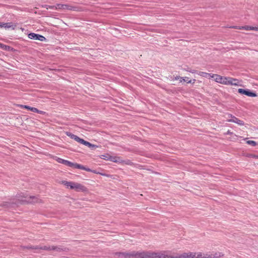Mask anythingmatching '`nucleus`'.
<instances>
[{"instance_id":"1","label":"nucleus","mask_w":258,"mask_h":258,"mask_svg":"<svg viewBox=\"0 0 258 258\" xmlns=\"http://www.w3.org/2000/svg\"><path fill=\"white\" fill-rule=\"evenodd\" d=\"M56 161L61 164H64L66 166H68L69 167H73V168L76 169H82L87 171H91V170L90 168H87L81 164L76 163H73L72 162H70L68 160H66L63 159H61L60 158H57L56 159Z\"/></svg>"},{"instance_id":"2","label":"nucleus","mask_w":258,"mask_h":258,"mask_svg":"<svg viewBox=\"0 0 258 258\" xmlns=\"http://www.w3.org/2000/svg\"><path fill=\"white\" fill-rule=\"evenodd\" d=\"M146 253V252H116L115 255L120 258H142L141 254Z\"/></svg>"},{"instance_id":"3","label":"nucleus","mask_w":258,"mask_h":258,"mask_svg":"<svg viewBox=\"0 0 258 258\" xmlns=\"http://www.w3.org/2000/svg\"><path fill=\"white\" fill-rule=\"evenodd\" d=\"M141 255H142V258H177L176 256H173L164 253L159 254L150 252H146V253H143Z\"/></svg>"},{"instance_id":"4","label":"nucleus","mask_w":258,"mask_h":258,"mask_svg":"<svg viewBox=\"0 0 258 258\" xmlns=\"http://www.w3.org/2000/svg\"><path fill=\"white\" fill-rule=\"evenodd\" d=\"M24 248H26L27 249H43V250H56V251H59L60 248L57 246H24Z\"/></svg>"},{"instance_id":"5","label":"nucleus","mask_w":258,"mask_h":258,"mask_svg":"<svg viewBox=\"0 0 258 258\" xmlns=\"http://www.w3.org/2000/svg\"><path fill=\"white\" fill-rule=\"evenodd\" d=\"M211 78H214L216 82L228 85V77H222L219 75L213 74Z\"/></svg>"},{"instance_id":"6","label":"nucleus","mask_w":258,"mask_h":258,"mask_svg":"<svg viewBox=\"0 0 258 258\" xmlns=\"http://www.w3.org/2000/svg\"><path fill=\"white\" fill-rule=\"evenodd\" d=\"M71 189H75L76 191H85L87 190V188L85 186L75 182H73Z\"/></svg>"},{"instance_id":"7","label":"nucleus","mask_w":258,"mask_h":258,"mask_svg":"<svg viewBox=\"0 0 258 258\" xmlns=\"http://www.w3.org/2000/svg\"><path fill=\"white\" fill-rule=\"evenodd\" d=\"M238 92L241 94L245 95L249 97H256L257 94L255 92L250 91L248 89H238Z\"/></svg>"},{"instance_id":"8","label":"nucleus","mask_w":258,"mask_h":258,"mask_svg":"<svg viewBox=\"0 0 258 258\" xmlns=\"http://www.w3.org/2000/svg\"><path fill=\"white\" fill-rule=\"evenodd\" d=\"M28 37L31 39L38 40L41 41H44L46 39L43 36L34 33H29L28 34Z\"/></svg>"},{"instance_id":"9","label":"nucleus","mask_w":258,"mask_h":258,"mask_svg":"<svg viewBox=\"0 0 258 258\" xmlns=\"http://www.w3.org/2000/svg\"><path fill=\"white\" fill-rule=\"evenodd\" d=\"M228 115L231 117V119L227 120L228 122H234L240 125H244V123L242 120L239 119L238 118L234 116H233L232 114H228Z\"/></svg>"},{"instance_id":"10","label":"nucleus","mask_w":258,"mask_h":258,"mask_svg":"<svg viewBox=\"0 0 258 258\" xmlns=\"http://www.w3.org/2000/svg\"><path fill=\"white\" fill-rule=\"evenodd\" d=\"M20 107L21 108H25L29 110H30L33 112L38 113L41 114H43L44 112L43 111H41L38 110L37 108L35 107H31L28 105H20Z\"/></svg>"},{"instance_id":"11","label":"nucleus","mask_w":258,"mask_h":258,"mask_svg":"<svg viewBox=\"0 0 258 258\" xmlns=\"http://www.w3.org/2000/svg\"><path fill=\"white\" fill-rule=\"evenodd\" d=\"M16 27V25H13L12 22L2 23L0 22V28H5L6 29H12L14 30Z\"/></svg>"},{"instance_id":"12","label":"nucleus","mask_w":258,"mask_h":258,"mask_svg":"<svg viewBox=\"0 0 258 258\" xmlns=\"http://www.w3.org/2000/svg\"><path fill=\"white\" fill-rule=\"evenodd\" d=\"M177 258H195L196 257V253L188 252L184 253L182 254L176 255Z\"/></svg>"},{"instance_id":"13","label":"nucleus","mask_w":258,"mask_h":258,"mask_svg":"<svg viewBox=\"0 0 258 258\" xmlns=\"http://www.w3.org/2000/svg\"><path fill=\"white\" fill-rule=\"evenodd\" d=\"M230 28H234V29H244L246 30H258V27H251V26H242V27H237V26H231Z\"/></svg>"},{"instance_id":"14","label":"nucleus","mask_w":258,"mask_h":258,"mask_svg":"<svg viewBox=\"0 0 258 258\" xmlns=\"http://www.w3.org/2000/svg\"><path fill=\"white\" fill-rule=\"evenodd\" d=\"M228 85H234V86H239L240 81L237 79H234L231 77H228Z\"/></svg>"},{"instance_id":"15","label":"nucleus","mask_w":258,"mask_h":258,"mask_svg":"<svg viewBox=\"0 0 258 258\" xmlns=\"http://www.w3.org/2000/svg\"><path fill=\"white\" fill-rule=\"evenodd\" d=\"M77 8L76 7H73L69 5H63L62 7V10H71L76 11H77Z\"/></svg>"},{"instance_id":"16","label":"nucleus","mask_w":258,"mask_h":258,"mask_svg":"<svg viewBox=\"0 0 258 258\" xmlns=\"http://www.w3.org/2000/svg\"><path fill=\"white\" fill-rule=\"evenodd\" d=\"M66 135L69 137H70L71 139H74V140H75L76 141H77L79 137H78L77 136L70 133V132H66Z\"/></svg>"},{"instance_id":"17","label":"nucleus","mask_w":258,"mask_h":258,"mask_svg":"<svg viewBox=\"0 0 258 258\" xmlns=\"http://www.w3.org/2000/svg\"><path fill=\"white\" fill-rule=\"evenodd\" d=\"M72 181H62V183L66 185L68 188L70 187L71 189V185H72Z\"/></svg>"},{"instance_id":"18","label":"nucleus","mask_w":258,"mask_h":258,"mask_svg":"<svg viewBox=\"0 0 258 258\" xmlns=\"http://www.w3.org/2000/svg\"><path fill=\"white\" fill-rule=\"evenodd\" d=\"M181 82L182 81L186 82L187 83H190L191 82V80H189V78L187 77H182L181 78V80H180Z\"/></svg>"},{"instance_id":"19","label":"nucleus","mask_w":258,"mask_h":258,"mask_svg":"<svg viewBox=\"0 0 258 258\" xmlns=\"http://www.w3.org/2000/svg\"><path fill=\"white\" fill-rule=\"evenodd\" d=\"M213 74H209V73H204V72H202L201 73V75L203 76V77H209V78H211V76H212Z\"/></svg>"},{"instance_id":"20","label":"nucleus","mask_w":258,"mask_h":258,"mask_svg":"<svg viewBox=\"0 0 258 258\" xmlns=\"http://www.w3.org/2000/svg\"><path fill=\"white\" fill-rule=\"evenodd\" d=\"M63 4H58L55 5V10H62Z\"/></svg>"},{"instance_id":"21","label":"nucleus","mask_w":258,"mask_h":258,"mask_svg":"<svg viewBox=\"0 0 258 258\" xmlns=\"http://www.w3.org/2000/svg\"><path fill=\"white\" fill-rule=\"evenodd\" d=\"M247 143L249 145H250L252 146H255L256 145V143L255 141H248L247 142Z\"/></svg>"},{"instance_id":"22","label":"nucleus","mask_w":258,"mask_h":258,"mask_svg":"<svg viewBox=\"0 0 258 258\" xmlns=\"http://www.w3.org/2000/svg\"><path fill=\"white\" fill-rule=\"evenodd\" d=\"M85 141H85L83 139H81V138H80L79 137L78 138V140L77 141V142L80 143H81L82 144H83V145L84 144V143H85L84 142H85Z\"/></svg>"},{"instance_id":"23","label":"nucleus","mask_w":258,"mask_h":258,"mask_svg":"<svg viewBox=\"0 0 258 258\" xmlns=\"http://www.w3.org/2000/svg\"><path fill=\"white\" fill-rule=\"evenodd\" d=\"M45 8H46L47 9H50L55 10V5H53V6L46 5Z\"/></svg>"},{"instance_id":"24","label":"nucleus","mask_w":258,"mask_h":258,"mask_svg":"<svg viewBox=\"0 0 258 258\" xmlns=\"http://www.w3.org/2000/svg\"><path fill=\"white\" fill-rule=\"evenodd\" d=\"M184 70L186 71H187V72H190L191 73H195V70H190L188 68H184L183 69Z\"/></svg>"},{"instance_id":"25","label":"nucleus","mask_w":258,"mask_h":258,"mask_svg":"<svg viewBox=\"0 0 258 258\" xmlns=\"http://www.w3.org/2000/svg\"><path fill=\"white\" fill-rule=\"evenodd\" d=\"M88 147L90 148H96L97 147V146L95 145H93V144H91L90 143H89V144L87 146Z\"/></svg>"},{"instance_id":"26","label":"nucleus","mask_w":258,"mask_h":258,"mask_svg":"<svg viewBox=\"0 0 258 258\" xmlns=\"http://www.w3.org/2000/svg\"><path fill=\"white\" fill-rule=\"evenodd\" d=\"M223 255L224 254L222 253L219 252L218 253H216L214 256L216 257H219L223 256Z\"/></svg>"},{"instance_id":"27","label":"nucleus","mask_w":258,"mask_h":258,"mask_svg":"<svg viewBox=\"0 0 258 258\" xmlns=\"http://www.w3.org/2000/svg\"><path fill=\"white\" fill-rule=\"evenodd\" d=\"M116 157H111L110 160L114 162H117L119 161V160L115 159Z\"/></svg>"},{"instance_id":"28","label":"nucleus","mask_w":258,"mask_h":258,"mask_svg":"<svg viewBox=\"0 0 258 258\" xmlns=\"http://www.w3.org/2000/svg\"><path fill=\"white\" fill-rule=\"evenodd\" d=\"M202 253L201 252L198 253L196 258H202Z\"/></svg>"},{"instance_id":"29","label":"nucleus","mask_w":258,"mask_h":258,"mask_svg":"<svg viewBox=\"0 0 258 258\" xmlns=\"http://www.w3.org/2000/svg\"><path fill=\"white\" fill-rule=\"evenodd\" d=\"M84 143H84V145H85V146H88V144H89V142H87V141H85V142H84Z\"/></svg>"},{"instance_id":"30","label":"nucleus","mask_w":258,"mask_h":258,"mask_svg":"<svg viewBox=\"0 0 258 258\" xmlns=\"http://www.w3.org/2000/svg\"><path fill=\"white\" fill-rule=\"evenodd\" d=\"M181 77H180L179 76H177V77H176L175 78V80H178L179 79H181Z\"/></svg>"},{"instance_id":"31","label":"nucleus","mask_w":258,"mask_h":258,"mask_svg":"<svg viewBox=\"0 0 258 258\" xmlns=\"http://www.w3.org/2000/svg\"><path fill=\"white\" fill-rule=\"evenodd\" d=\"M227 134H231V133L229 131H228L227 132Z\"/></svg>"},{"instance_id":"32","label":"nucleus","mask_w":258,"mask_h":258,"mask_svg":"<svg viewBox=\"0 0 258 258\" xmlns=\"http://www.w3.org/2000/svg\"><path fill=\"white\" fill-rule=\"evenodd\" d=\"M30 198L31 199H36L35 197H30Z\"/></svg>"},{"instance_id":"33","label":"nucleus","mask_w":258,"mask_h":258,"mask_svg":"<svg viewBox=\"0 0 258 258\" xmlns=\"http://www.w3.org/2000/svg\"><path fill=\"white\" fill-rule=\"evenodd\" d=\"M29 202H35V201H29Z\"/></svg>"}]
</instances>
